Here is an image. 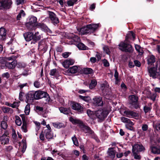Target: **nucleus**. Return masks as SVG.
I'll list each match as a JSON object with an SVG mask.
<instances>
[{
    "label": "nucleus",
    "instance_id": "obj_29",
    "mask_svg": "<svg viewBox=\"0 0 160 160\" xmlns=\"http://www.w3.org/2000/svg\"><path fill=\"white\" fill-rule=\"evenodd\" d=\"M59 110L61 112L66 115H68L71 112V111L69 108H67L61 107L59 108Z\"/></svg>",
    "mask_w": 160,
    "mask_h": 160
},
{
    "label": "nucleus",
    "instance_id": "obj_4",
    "mask_svg": "<svg viewBox=\"0 0 160 160\" xmlns=\"http://www.w3.org/2000/svg\"><path fill=\"white\" fill-rule=\"evenodd\" d=\"M35 100H39L42 98H45L47 102L50 101L51 99L49 95L47 92L41 90L34 91Z\"/></svg>",
    "mask_w": 160,
    "mask_h": 160
},
{
    "label": "nucleus",
    "instance_id": "obj_28",
    "mask_svg": "<svg viewBox=\"0 0 160 160\" xmlns=\"http://www.w3.org/2000/svg\"><path fill=\"white\" fill-rule=\"evenodd\" d=\"M78 70V67L77 66H74L70 67L68 70V73L72 74L76 73Z\"/></svg>",
    "mask_w": 160,
    "mask_h": 160
},
{
    "label": "nucleus",
    "instance_id": "obj_12",
    "mask_svg": "<svg viewBox=\"0 0 160 160\" xmlns=\"http://www.w3.org/2000/svg\"><path fill=\"white\" fill-rule=\"evenodd\" d=\"M25 96L26 97V102L27 103H32L35 100L34 91H30L27 93Z\"/></svg>",
    "mask_w": 160,
    "mask_h": 160
},
{
    "label": "nucleus",
    "instance_id": "obj_22",
    "mask_svg": "<svg viewBox=\"0 0 160 160\" xmlns=\"http://www.w3.org/2000/svg\"><path fill=\"white\" fill-rule=\"evenodd\" d=\"M49 74L51 76H53L57 79H58L59 76L58 70L56 68L50 70Z\"/></svg>",
    "mask_w": 160,
    "mask_h": 160
},
{
    "label": "nucleus",
    "instance_id": "obj_1",
    "mask_svg": "<svg viewBox=\"0 0 160 160\" xmlns=\"http://www.w3.org/2000/svg\"><path fill=\"white\" fill-rule=\"evenodd\" d=\"M148 71L150 77L153 78H160V61H157L155 62V66H148L147 67Z\"/></svg>",
    "mask_w": 160,
    "mask_h": 160
},
{
    "label": "nucleus",
    "instance_id": "obj_50",
    "mask_svg": "<svg viewBox=\"0 0 160 160\" xmlns=\"http://www.w3.org/2000/svg\"><path fill=\"white\" fill-rule=\"evenodd\" d=\"M35 109L36 111L37 112H42L43 111V108L38 106L36 107Z\"/></svg>",
    "mask_w": 160,
    "mask_h": 160
},
{
    "label": "nucleus",
    "instance_id": "obj_63",
    "mask_svg": "<svg viewBox=\"0 0 160 160\" xmlns=\"http://www.w3.org/2000/svg\"><path fill=\"white\" fill-rule=\"evenodd\" d=\"M74 4V2L72 0H69L67 2V4L68 6H73Z\"/></svg>",
    "mask_w": 160,
    "mask_h": 160
},
{
    "label": "nucleus",
    "instance_id": "obj_17",
    "mask_svg": "<svg viewBox=\"0 0 160 160\" xmlns=\"http://www.w3.org/2000/svg\"><path fill=\"white\" fill-rule=\"evenodd\" d=\"M38 48L45 52L48 48V45L44 40H42L39 42L38 45Z\"/></svg>",
    "mask_w": 160,
    "mask_h": 160
},
{
    "label": "nucleus",
    "instance_id": "obj_57",
    "mask_svg": "<svg viewBox=\"0 0 160 160\" xmlns=\"http://www.w3.org/2000/svg\"><path fill=\"white\" fill-rule=\"evenodd\" d=\"M142 128L143 131H147L148 129V125L146 124H143L142 127Z\"/></svg>",
    "mask_w": 160,
    "mask_h": 160
},
{
    "label": "nucleus",
    "instance_id": "obj_43",
    "mask_svg": "<svg viewBox=\"0 0 160 160\" xmlns=\"http://www.w3.org/2000/svg\"><path fill=\"white\" fill-rule=\"evenodd\" d=\"M72 139L73 142V143L74 145L77 146H78L79 143L78 141V140L77 138H76V137H75V135L74 136L72 137Z\"/></svg>",
    "mask_w": 160,
    "mask_h": 160
},
{
    "label": "nucleus",
    "instance_id": "obj_36",
    "mask_svg": "<svg viewBox=\"0 0 160 160\" xmlns=\"http://www.w3.org/2000/svg\"><path fill=\"white\" fill-rule=\"evenodd\" d=\"M53 125L55 128H64L65 127L64 124L61 122L53 123Z\"/></svg>",
    "mask_w": 160,
    "mask_h": 160
},
{
    "label": "nucleus",
    "instance_id": "obj_30",
    "mask_svg": "<svg viewBox=\"0 0 160 160\" xmlns=\"http://www.w3.org/2000/svg\"><path fill=\"white\" fill-rule=\"evenodd\" d=\"M7 122V120H5L4 117L1 123L0 126L4 130H6L7 129L8 127Z\"/></svg>",
    "mask_w": 160,
    "mask_h": 160
},
{
    "label": "nucleus",
    "instance_id": "obj_59",
    "mask_svg": "<svg viewBox=\"0 0 160 160\" xmlns=\"http://www.w3.org/2000/svg\"><path fill=\"white\" fill-rule=\"evenodd\" d=\"M2 111L4 113H7L9 112V108L6 107H3L2 109Z\"/></svg>",
    "mask_w": 160,
    "mask_h": 160
},
{
    "label": "nucleus",
    "instance_id": "obj_16",
    "mask_svg": "<svg viewBox=\"0 0 160 160\" xmlns=\"http://www.w3.org/2000/svg\"><path fill=\"white\" fill-rule=\"evenodd\" d=\"M147 61L148 66H155L154 63L156 61L155 56L152 54L148 56L147 58Z\"/></svg>",
    "mask_w": 160,
    "mask_h": 160
},
{
    "label": "nucleus",
    "instance_id": "obj_56",
    "mask_svg": "<svg viewBox=\"0 0 160 160\" xmlns=\"http://www.w3.org/2000/svg\"><path fill=\"white\" fill-rule=\"evenodd\" d=\"M137 152H132L134 155V158L136 159L140 160L141 158V156L140 155H138Z\"/></svg>",
    "mask_w": 160,
    "mask_h": 160
},
{
    "label": "nucleus",
    "instance_id": "obj_6",
    "mask_svg": "<svg viewBox=\"0 0 160 160\" xmlns=\"http://www.w3.org/2000/svg\"><path fill=\"white\" fill-rule=\"evenodd\" d=\"M38 23L36 17L32 16L29 18V21L26 23L25 26L28 29L31 30L34 29L37 27Z\"/></svg>",
    "mask_w": 160,
    "mask_h": 160
},
{
    "label": "nucleus",
    "instance_id": "obj_60",
    "mask_svg": "<svg viewBox=\"0 0 160 160\" xmlns=\"http://www.w3.org/2000/svg\"><path fill=\"white\" fill-rule=\"evenodd\" d=\"M27 124H22L21 127L22 130L25 132H26L28 131L27 129Z\"/></svg>",
    "mask_w": 160,
    "mask_h": 160
},
{
    "label": "nucleus",
    "instance_id": "obj_7",
    "mask_svg": "<svg viewBox=\"0 0 160 160\" xmlns=\"http://www.w3.org/2000/svg\"><path fill=\"white\" fill-rule=\"evenodd\" d=\"M23 35L25 40L27 42H29L32 40L31 43L34 44L40 40L39 37H35V36H33V33L32 32H25L23 33Z\"/></svg>",
    "mask_w": 160,
    "mask_h": 160
},
{
    "label": "nucleus",
    "instance_id": "obj_49",
    "mask_svg": "<svg viewBox=\"0 0 160 160\" xmlns=\"http://www.w3.org/2000/svg\"><path fill=\"white\" fill-rule=\"evenodd\" d=\"M20 116L21 117L22 119V124H27V122H26L25 115L24 114H20Z\"/></svg>",
    "mask_w": 160,
    "mask_h": 160
},
{
    "label": "nucleus",
    "instance_id": "obj_18",
    "mask_svg": "<svg viewBox=\"0 0 160 160\" xmlns=\"http://www.w3.org/2000/svg\"><path fill=\"white\" fill-rule=\"evenodd\" d=\"M93 104L96 106H103V103L102 98L100 97H96L93 98Z\"/></svg>",
    "mask_w": 160,
    "mask_h": 160
},
{
    "label": "nucleus",
    "instance_id": "obj_26",
    "mask_svg": "<svg viewBox=\"0 0 160 160\" xmlns=\"http://www.w3.org/2000/svg\"><path fill=\"white\" fill-rule=\"evenodd\" d=\"M37 27L40 28L42 30L45 32H48L50 30L48 27L44 23H38Z\"/></svg>",
    "mask_w": 160,
    "mask_h": 160
},
{
    "label": "nucleus",
    "instance_id": "obj_11",
    "mask_svg": "<svg viewBox=\"0 0 160 160\" xmlns=\"http://www.w3.org/2000/svg\"><path fill=\"white\" fill-rule=\"evenodd\" d=\"M72 108L73 109L77 111L78 113H82L83 112L84 108L81 106L80 103L73 102L72 103Z\"/></svg>",
    "mask_w": 160,
    "mask_h": 160
},
{
    "label": "nucleus",
    "instance_id": "obj_58",
    "mask_svg": "<svg viewBox=\"0 0 160 160\" xmlns=\"http://www.w3.org/2000/svg\"><path fill=\"white\" fill-rule=\"evenodd\" d=\"M103 65L105 67H108L109 66V63L108 60L104 59L103 62Z\"/></svg>",
    "mask_w": 160,
    "mask_h": 160
},
{
    "label": "nucleus",
    "instance_id": "obj_25",
    "mask_svg": "<svg viewBox=\"0 0 160 160\" xmlns=\"http://www.w3.org/2000/svg\"><path fill=\"white\" fill-rule=\"evenodd\" d=\"M17 64V61L13 60L11 62H7L6 63L5 66L9 69H13L16 67Z\"/></svg>",
    "mask_w": 160,
    "mask_h": 160
},
{
    "label": "nucleus",
    "instance_id": "obj_40",
    "mask_svg": "<svg viewBox=\"0 0 160 160\" xmlns=\"http://www.w3.org/2000/svg\"><path fill=\"white\" fill-rule=\"evenodd\" d=\"M30 109V105L29 104H27L25 106L24 110V112L26 115H28L29 114Z\"/></svg>",
    "mask_w": 160,
    "mask_h": 160
},
{
    "label": "nucleus",
    "instance_id": "obj_38",
    "mask_svg": "<svg viewBox=\"0 0 160 160\" xmlns=\"http://www.w3.org/2000/svg\"><path fill=\"white\" fill-rule=\"evenodd\" d=\"M5 104L6 105L11 107L13 108H16L19 106V105H18V102H14L12 104L10 103L7 102H6Z\"/></svg>",
    "mask_w": 160,
    "mask_h": 160
},
{
    "label": "nucleus",
    "instance_id": "obj_19",
    "mask_svg": "<svg viewBox=\"0 0 160 160\" xmlns=\"http://www.w3.org/2000/svg\"><path fill=\"white\" fill-rule=\"evenodd\" d=\"M124 114H126L128 117H131L133 118H135L138 116V113L131 110H126L124 112Z\"/></svg>",
    "mask_w": 160,
    "mask_h": 160
},
{
    "label": "nucleus",
    "instance_id": "obj_9",
    "mask_svg": "<svg viewBox=\"0 0 160 160\" xmlns=\"http://www.w3.org/2000/svg\"><path fill=\"white\" fill-rule=\"evenodd\" d=\"M49 18L51 22L54 25H58L59 22L58 18L56 15L53 12L48 11Z\"/></svg>",
    "mask_w": 160,
    "mask_h": 160
},
{
    "label": "nucleus",
    "instance_id": "obj_27",
    "mask_svg": "<svg viewBox=\"0 0 160 160\" xmlns=\"http://www.w3.org/2000/svg\"><path fill=\"white\" fill-rule=\"evenodd\" d=\"M150 148L153 153L157 154H160V147L151 146Z\"/></svg>",
    "mask_w": 160,
    "mask_h": 160
},
{
    "label": "nucleus",
    "instance_id": "obj_55",
    "mask_svg": "<svg viewBox=\"0 0 160 160\" xmlns=\"http://www.w3.org/2000/svg\"><path fill=\"white\" fill-rule=\"evenodd\" d=\"M44 136H45V134H44V132L43 133V131H42L40 134V136H39V138H40V139L43 141L44 140V139H45Z\"/></svg>",
    "mask_w": 160,
    "mask_h": 160
},
{
    "label": "nucleus",
    "instance_id": "obj_37",
    "mask_svg": "<svg viewBox=\"0 0 160 160\" xmlns=\"http://www.w3.org/2000/svg\"><path fill=\"white\" fill-rule=\"evenodd\" d=\"M25 15V13L24 11L22 10H20V12H19L18 14L17 15L16 18V19L17 20H20V18H21L22 15L23 17H24Z\"/></svg>",
    "mask_w": 160,
    "mask_h": 160
},
{
    "label": "nucleus",
    "instance_id": "obj_53",
    "mask_svg": "<svg viewBox=\"0 0 160 160\" xmlns=\"http://www.w3.org/2000/svg\"><path fill=\"white\" fill-rule=\"evenodd\" d=\"M156 96L157 94L155 93H152L150 96V98L153 101H154L155 100L156 98Z\"/></svg>",
    "mask_w": 160,
    "mask_h": 160
},
{
    "label": "nucleus",
    "instance_id": "obj_62",
    "mask_svg": "<svg viewBox=\"0 0 160 160\" xmlns=\"http://www.w3.org/2000/svg\"><path fill=\"white\" fill-rule=\"evenodd\" d=\"M89 90H85L83 89H79L78 90V92L80 94L85 93L86 92H88Z\"/></svg>",
    "mask_w": 160,
    "mask_h": 160
},
{
    "label": "nucleus",
    "instance_id": "obj_8",
    "mask_svg": "<svg viewBox=\"0 0 160 160\" xmlns=\"http://www.w3.org/2000/svg\"><path fill=\"white\" fill-rule=\"evenodd\" d=\"M129 103L131 105L132 108H134L136 109L140 108L138 100V97L135 95H131L129 96Z\"/></svg>",
    "mask_w": 160,
    "mask_h": 160
},
{
    "label": "nucleus",
    "instance_id": "obj_39",
    "mask_svg": "<svg viewBox=\"0 0 160 160\" xmlns=\"http://www.w3.org/2000/svg\"><path fill=\"white\" fill-rule=\"evenodd\" d=\"M27 65L24 62H17L16 66L18 68H24Z\"/></svg>",
    "mask_w": 160,
    "mask_h": 160
},
{
    "label": "nucleus",
    "instance_id": "obj_61",
    "mask_svg": "<svg viewBox=\"0 0 160 160\" xmlns=\"http://www.w3.org/2000/svg\"><path fill=\"white\" fill-rule=\"evenodd\" d=\"M87 113L89 117H92L93 115V112L90 109H88L87 110Z\"/></svg>",
    "mask_w": 160,
    "mask_h": 160
},
{
    "label": "nucleus",
    "instance_id": "obj_5",
    "mask_svg": "<svg viewBox=\"0 0 160 160\" xmlns=\"http://www.w3.org/2000/svg\"><path fill=\"white\" fill-rule=\"evenodd\" d=\"M118 46L119 49L125 52L132 53L134 50L131 45L122 42H121Z\"/></svg>",
    "mask_w": 160,
    "mask_h": 160
},
{
    "label": "nucleus",
    "instance_id": "obj_15",
    "mask_svg": "<svg viewBox=\"0 0 160 160\" xmlns=\"http://www.w3.org/2000/svg\"><path fill=\"white\" fill-rule=\"evenodd\" d=\"M75 62V60L72 59L68 58L64 60L62 64L64 67L66 68H69L70 65H72Z\"/></svg>",
    "mask_w": 160,
    "mask_h": 160
},
{
    "label": "nucleus",
    "instance_id": "obj_41",
    "mask_svg": "<svg viewBox=\"0 0 160 160\" xmlns=\"http://www.w3.org/2000/svg\"><path fill=\"white\" fill-rule=\"evenodd\" d=\"M16 120L15 121L16 124L19 126H20L22 124V121L21 119L18 116H16Z\"/></svg>",
    "mask_w": 160,
    "mask_h": 160
},
{
    "label": "nucleus",
    "instance_id": "obj_46",
    "mask_svg": "<svg viewBox=\"0 0 160 160\" xmlns=\"http://www.w3.org/2000/svg\"><path fill=\"white\" fill-rule=\"evenodd\" d=\"M151 108L145 105L143 107V110L145 113H147L150 111Z\"/></svg>",
    "mask_w": 160,
    "mask_h": 160
},
{
    "label": "nucleus",
    "instance_id": "obj_2",
    "mask_svg": "<svg viewBox=\"0 0 160 160\" xmlns=\"http://www.w3.org/2000/svg\"><path fill=\"white\" fill-rule=\"evenodd\" d=\"M99 27L97 24H91L81 28L80 32L82 35L91 34L94 32Z\"/></svg>",
    "mask_w": 160,
    "mask_h": 160
},
{
    "label": "nucleus",
    "instance_id": "obj_35",
    "mask_svg": "<svg viewBox=\"0 0 160 160\" xmlns=\"http://www.w3.org/2000/svg\"><path fill=\"white\" fill-rule=\"evenodd\" d=\"M97 84L96 80H92L91 81L90 83L89 84V88L90 89H92L94 88Z\"/></svg>",
    "mask_w": 160,
    "mask_h": 160
},
{
    "label": "nucleus",
    "instance_id": "obj_33",
    "mask_svg": "<svg viewBox=\"0 0 160 160\" xmlns=\"http://www.w3.org/2000/svg\"><path fill=\"white\" fill-rule=\"evenodd\" d=\"M79 98L87 102H88L91 100V98L89 96H83L81 95L79 96Z\"/></svg>",
    "mask_w": 160,
    "mask_h": 160
},
{
    "label": "nucleus",
    "instance_id": "obj_48",
    "mask_svg": "<svg viewBox=\"0 0 160 160\" xmlns=\"http://www.w3.org/2000/svg\"><path fill=\"white\" fill-rule=\"evenodd\" d=\"M100 114H102V118H101L102 119H105V118L107 116L108 114L107 111H102L101 112L100 111Z\"/></svg>",
    "mask_w": 160,
    "mask_h": 160
},
{
    "label": "nucleus",
    "instance_id": "obj_42",
    "mask_svg": "<svg viewBox=\"0 0 160 160\" xmlns=\"http://www.w3.org/2000/svg\"><path fill=\"white\" fill-rule=\"evenodd\" d=\"M100 111H98L96 112V116L97 118H98L99 120H102V121H103L104 119H102L101 118H102V114H100Z\"/></svg>",
    "mask_w": 160,
    "mask_h": 160
},
{
    "label": "nucleus",
    "instance_id": "obj_23",
    "mask_svg": "<svg viewBox=\"0 0 160 160\" xmlns=\"http://www.w3.org/2000/svg\"><path fill=\"white\" fill-rule=\"evenodd\" d=\"M115 148L114 147L109 148L107 152L108 155L112 159L114 158L116 154V151L114 149Z\"/></svg>",
    "mask_w": 160,
    "mask_h": 160
},
{
    "label": "nucleus",
    "instance_id": "obj_21",
    "mask_svg": "<svg viewBox=\"0 0 160 160\" xmlns=\"http://www.w3.org/2000/svg\"><path fill=\"white\" fill-rule=\"evenodd\" d=\"M80 72L81 73L85 74H91L94 73L93 71L91 68H83L80 70Z\"/></svg>",
    "mask_w": 160,
    "mask_h": 160
},
{
    "label": "nucleus",
    "instance_id": "obj_13",
    "mask_svg": "<svg viewBox=\"0 0 160 160\" xmlns=\"http://www.w3.org/2000/svg\"><path fill=\"white\" fill-rule=\"evenodd\" d=\"M145 150V148L140 142H138L132 147V152H141Z\"/></svg>",
    "mask_w": 160,
    "mask_h": 160
},
{
    "label": "nucleus",
    "instance_id": "obj_34",
    "mask_svg": "<svg viewBox=\"0 0 160 160\" xmlns=\"http://www.w3.org/2000/svg\"><path fill=\"white\" fill-rule=\"evenodd\" d=\"M121 121L123 122L127 123L130 124L131 125H133V123L128 118L124 117H122L121 118Z\"/></svg>",
    "mask_w": 160,
    "mask_h": 160
},
{
    "label": "nucleus",
    "instance_id": "obj_54",
    "mask_svg": "<svg viewBox=\"0 0 160 160\" xmlns=\"http://www.w3.org/2000/svg\"><path fill=\"white\" fill-rule=\"evenodd\" d=\"M134 65L136 66L139 67L141 66L140 62L138 60H134Z\"/></svg>",
    "mask_w": 160,
    "mask_h": 160
},
{
    "label": "nucleus",
    "instance_id": "obj_3",
    "mask_svg": "<svg viewBox=\"0 0 160 160\" xmlns=\"http://www.w3.org/2000/svg\"><path fill=\"white\" fill-rule=\"evenodd\" d=\"M74 41L73 44L75 45L80 50H88V48L82 42H79L80 39L78 36L72 34L71 37Z\"/></svg>",
    "mask_w": 160,
    "mask_h": 160
},
{
    "label": "nucleus",
    "instance_id": "obj_44",
    "mask_svg": "<svg viewBox=\"0 0 160 160\" xmlns=\"http://www.w3.org/2000/svg\"><path fill=\"white\" fill-rule=\"evenodd\" d=\"M7 57H2L0 58V63L5 64L7 63Z\"/></svg>",
    "mask_w": 160,
    "mask_h": 160
},
{
    "label": "nucleus",
    "instance_id": "obj_14",
    "mask_svg": "<svg viewBox=\"0 0 160 160\" xmlns=\"http://www.w3.org/2000/svg\"><path fill=\"white\" fill-rule=\"evenodd\" d=\"M79 127L82 129V131L85 133H87L90 134H92L94 133L93 131L91 128L88 126L85 125L82 122L80 125Z\"/></svg>",
    "mask_w": 160,
    "mask_h": 160
},
{
    "label": "nucleus",
    "instance_id": "obj_64",
    "mask_svg": "<svg viewBox=\"0 0 160 160\" xmlns=\"http://www.w3.org/2000/svg\"><path fill=\"white\" fill-rule=\"evenodd\" d=\"M155 130L160 132V122L158 123L156 125Z\"/></svg>",
    "mask_w": 160,
    "mask_h": 160
},
{
    "label": "nucleus",
    "instance_id": "obj_32",
    "mask_svg": "<svg viewBox=\"0 0 160 160\" xmlns=\"http://www.w3.org/2000/svg\"><path fill=\"white\" fill-rule=\"evenodd\" d=\"M7 30L3 27H2L0 28V36L3 38H5L6 36Z\"/></svg>",
    "mask_w": 160,
    "mask_h": 160
},
{
    "label": "nucleus",
    "instance_id": "obj_45",
    "mask_svg": "<svg viewBox=\"0 0 160 160\" xmlns=\"http://www.w3.org/2000/svg\"><path fill=\"white\" fill-rule=\"evenodd\" d=\"M135 48L136 50L138 52L140 53V54H142L143 53L142 52H140V49H141V47L140 45L138 44H135Z\"/></svg>",
    "mask_w": 160,
    "mask_h": 160
},
{
    "label": "nucleus",
    "instance_id": "obj_51",
    "mask_svg": "<svg viewBox=\"0 0 160 160\" xmlns=\"http://www.w3.org/2000/svg\"><path fill=\"white\" fill-rule=\"evenodd\" d=\"M24 95V93L21 91L19 93V99L21 101H23V96Z\"/></svg>",
    "mask_w": 160,
    "mask_h": 160
},
{
    "label": "nucleus",
    "instance_id": "obj_31",
    "mask_svg": "<svg viewBox=\"0 0 160 160\" xmlns=\"http://www.w3.org/2000/svg\"><path fill=\"white\" fill-rule=\"evenodd\" d=\"M69 121L72 122V123L74 125L78 124L79 126L82 122V121L77 119H74L72 117H70L69 118Z\"/></svg>",
    "mask_w": 160,
    "mask_h": 160
},
{
    "label": "nucleus",
    "instance_id": "obj_47",
    "mask_svg": "<svg viewBox=\"0 0 160 160\" xmlns=\"http://www.w3.org/2000/svg\"><path fill=\"white\" fill-rule=\"evenodd\" d=\"M103 49L107 54L109 55L110 54L111 52L108 46H105L103 48Z\"/></svg>",
    "mask_w": 160,
    "mask_h": 160
},
{
    "label": "nucleus",
    "instance_id": "obj_10",
    "mask_svg": "<svg viewBox=\"0 0 160 160\" xmlns=\"http://www.w3.org/2000/svg\"><path fill=\"white\" fill-rule=\"evenodd\" d=\"M12 4L11 0H0V9L9 8Z\"/></svg>",
    "mask_w": 160,
    "mask_h": 160
},
{
    "label": "nucleus",
    "instance_id": "obj_52",
    "mask_svg": "<svg viewBox=\"0 0 160 160\" xmlns=\"http://www.w3.org/2000/svg\"><path fill=\"white\" fill-rule=\"evenodd\" d=\"M9 77L10 75L8 72H6L5 73H3L2 75V77L3 78H6L8 79L9 78Z\"/></svg>",
    "mask_w": 160,
    "mask_h": 160
},
{
    "label": "nucleus",
    "instance_id": "obj_24",
    "mask_svg": "<svg viewBox=\"0 0 160 160\" xmlns=\"http://www.w3.org/2000/svg\"><path fill=\"white\" fill-rule=\"evenodd\" d=\"M44 132L46 138L48 139V140L53 138V134L52 132L51 131H50V130L45 129Z\"/></svg>",
    "mask_w": 160,
    "mask_h": 160
},
{
    "label": "nucleus",
    "instance_id": "obj_20",
    "mask_svg": "<svg viewBox=\"0 0 160 160\" xmlns=\"http://www.w3.org/2000/svg\"><path fill=\"white\" fill-rule=\"evenodd\" d=\"M135 39V34L132 31H129V33L127 34L125 37V41L127 42L129 40L134 41Z\"/></svg>",
    "mask_w": 160,
    "mask_h": 160
}]
</instances>
